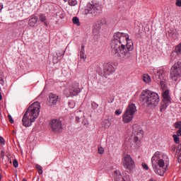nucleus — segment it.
Instances as JSON below:
<instances>
[{
  "mask_svg": "<svg viewBox=\"0 0 181 181\" xmlns=\"http://www.w3.org/2000/svg\"><path fill=\"white\" fill-rule=\"evenodd\" d=\"M165 156L163 153L156 151L151 158L153 169L155 173L159 175V176H163L167 170L168 166H169V164L165 165L164 159Z\"/></svg>",
  "mask_w": 181,
  "mask_h": 181,
  "instance_id": "7ed1b4c3",
  "label": "nucleus"
},
{
  "mask_svg": "<svg viewBox=\"0 0 181 181\" xmlns=\"http://www.w3.org/2000/svg\"><path fill=\"white\" fill-rule=\"evenodd\" d=\"M36 23H37V17L32 16L28 21V24L31 28H35Z\"/></svg>",
  "mask_w": 181,
  "mask_h": 181,
  "instance_id": "dca6fc26",
  "label": "nucleus"
},
{
  "mask_svg": "<svg viewBox=\"0 0 181 181\" xmlns=\"http://www.w3.org/2000/svg\"><path fill=\"white\" fill-rule=\"evenodd\" d=\"M101 11V6L98 5H93L91 3H88L85 8L86 15L91 13L92 15H97Z\"/></svg>",
  "mask_w": 181,
  "mask_h": 181,
  "instance_id": "9d476101",
  "label": "nucleus"
},
{
  "mask_svg": "<svg viewBox=\"0 0 181 181\" xmlns=\"http://www.w3.org/2000/svg\"><path fill=\"white\" fill-rule=\"evenodd\" d=\"M175 5H176V6H179L180 8L181 7V0H176Z\"/></svg>",
  "mask_w": 181,
  "mask_h": 181,
  "instance_id": "c9c22d12",
  "label": "nucleus"
},
{
  "mask_svg": "<svg viewBox=\"0 0 181 181\" xmlns=\"http://www.w3.org/2000/svg\"><path fill=\"white\" fill-rule=\"evenodd\" d=\"M122 163L124 169H127L128 172H131L135 168V162L129 154H127L123 157Z\"/></svg>",
  "mask_w": 181,
  "mask_h": 181,
  "instance_id": "6e6552de",
  "label": "nucleus"
},
{
  "mask_svg": "<svg viewBox=\"0 0 181 181\" xmlns=\"http://www.w3.org/2000/svg\"><path fill=\"white\" fill-rule=\"evenodd\" d=\"M153 73L154 74V76L156 77H158L159 80H161L160 76L164 74V73H166V70L164 68H154L153 69Z\"/></svg>",
  "mask_w": 181,
  "mask_h": 181,
  "instance_id": "f8f14e48",
  "label": "nucleus"
},
{
  "mask_svg": "<svg viewBox=\"0 0 181 181\" xmlns=\"http://www.w3.org/2000/svg\"><path fill=\"white\" fill-rule=\"evenodd\" d=\"M163 101H166V103H170V96L169 95V90H165L163 93Z\"/></svg>",
  "mask_w": 181,
  "mask_h": 181,
  "instance_id": "a211bd4d",
  "label": "nucleus"
},
{
  "mask_svg": "<svg viewBox=\"0 0 181 181\" xmlns=\"http://www.w3.org/2000/svg\"><path fill=\"white\" fill-rule=\"evenodd\" d=\"M115 115H121V114H122V111H121V110L118 109L115 111Z\"/></svg>",
  "mask_w": 181,
  "mask_h": 181,
  "instance_id": "72a5a7b5",
  "label": "nucleus"
},
{
  "mask_svg": "<svg viewBox=\"0 0 181 181\" xmlns=\"http://www.w3.org/2000/svg\"><path fill=\"white\" fill-rule=\"evenodd\" d=\"M114 173H116V175H118V173H119V171L115 170V171L114 172Z\"/></svg>",
  "mask_w": 181,
  "mask_h": 181,
  "instance_id": "c03bdc74",
  "label": "nucleus"
},
{
  "mask_svg": "<svg viewBox=\"0 0 181 181\" xmlns=\"http://www.w3.org/2000/svg\"><path fill=\"white\" fill-rule=\"evenodd\" d=\"M84 45H82L81 46V52H86L85 50H84Z\"/></svg>",
  "mask_w": 181,
  "mask_h": 181,
  "instance_id": "37998d69",
  "label": "nucleus"
},
{
  "mask_svg": "<svg viewBox=\"0 0 181 181\" xmlns=\"http://www.w3.org/2000/svg\"><path fill=\"white\" fill-rule=\"evenodd\" d=\"M1 179H2V176H1V174H0V180H1Z\"/></svg>",
  "mask_w": 181,
  "mask_h": 181,
  "instance_id": "de8ad7c7",
  "label": "nucleus"
},
{
  "mask_svg": "<svg viewBox=\"0 0 181 181\" xmlns=\"http://www.w3.org/2000/svg\"><path fill=\"white\" fill-rule=\"evenodd\" d=\"M100 30H101V24L95 23L93 25V35H98Z\"/></svg>",
  "mask_w": 181,
  "mask_h": 181,
  "instance_id": "2eb2a0df",
  "label": "nucleus"
},
{
  "mask_svg": "<svg viewBox=\"0 0 181 181\" xmlns=\"http://www.w3.org/2000/svg\"><path fill=\"white\" fill-rule=\"evenodd\" d=\"M40 114V103L39 102H34L26 110L22 119L23 127L28 128L31 127L32 123L36 121L37 117Z\"/></svg>",
  "mask_w": 181,
  "mask_h": 181,
  "instance_id": "f03ea898",
  "label": "nucleus"
},
{
  "mask_svg": "<svg viewBox=\"0 0 181 181\" xmlns=\"http://www.w3.org/2000/svg\"><path fill=\"white\" fill-rule=\"evenodd\" d=\"M0 84L1 86H4L5 84V79H4V76H2V74H0Z\"/></svg>",
  "mask_w": 181,
  "mask_h": 181,
  "instance_id": "c756f323",
  "label": "nucleus"
},
{
  "mask_svg": "<svg viewBox=\"0 0 181 181\" xmlns=\"http://www.w3.org/2000/svg\"><path fill=\"white\" fill-rule=\"evenodd\" d=\"M1 159H4L5 158V151H1Z\"/></svg>",
  "mask_w": 181,
  "mask_h": 181,
  "instance_id": "4c0bfd02",
  "label": "nucleus"
},
{
  "mask_svg": "<svg viewBox=\"0 0 181 181\" xmlns=\"http://www.w3.org/2000/svg\"><path fill=\"white\" fill-rule=\"evenodd\" d=\"M2 9V6L1 4H0V11Z\"/></svg>",
  "mask_w": 181,
  "mask_h": 181,
  "instance_id": "49530a36",
  "label": "nucleus"
},
{
  "mask_svg": "<svg viewBox=\"0 0 181 181\" xmlns=\"http://www.w3.org/2000/svg\"><path fill=\"white\" fill-rule=\"evenodd\" d=\"M177 136H181V129H178V131L177 132Z\"/></svg>",
  "mask_w": 181,
  "mask_h": 181,
  "instance_id": "58836bf2",
  "label": "nucleus"
},
{
  "mask_svg": "<svg viewBox=\"0 0 181 181\" xmlns=\"http://www.w3.org/2000/svg\"><path fill=\"white\" fill-rule=\"evenodd\" d=\"M97 23H100V26H104V25H107V19L102 18L100 21Z\"/></svg>",
  "mask_w": 181,
  "mask_h": 181,
  "instance_id": "c85d7f7f",
  "label": "nucleus"
},
{
  "mask_svg": "<svg viewBox=\"0 0 181 181\" xmlns=\"http://www.w3.org/2000/svg\"><path fill=\"white\" fill-rule=\"evenodd\" d=\"M140 101L148 107H156L159 104V95L149 90H144L140 95Z\"/></svg>",
  "mask_w": 181,
  "mask_h": 181,
  "instance_id": "20e7f679",
  "label": "nucleus"
},
{
  "mask_svg": "<svg viewBox=\"0 0 181 181\" xmlns=\"http://www.w3.org/2000/svg\"><path fill=\"white\" fill-rule=\"evenodd\" d=\"M98 153H100V155H103V153H104V148L100 147L98 148Z\"/></svg>",
  "mask_w": 181,
  "mask_h": 181,
  "instance_id": "473e14b6",
  "label": "nucleus"
},
{
  "mask_svg": "<svg viewBox=\"0 0 181 181\" xmlns=\"http://www.w3.org/2000/svg\"><path fill=\"white\" fill-rule=\"evenodd\" d=\"M8 118L9 122H11V124H13V118H12V116L11 115H8Z\"/></svg>",
  "mask_w": 181,
  "mask_h": 181,
  "instance_id": "f704fd0d",
  "label": "nucleus"
},
{
  "mask_svg": "<svg viewBox=\"0 0 181 181\" xmlns=\"http://www.w3.org/2000/svg\"><path fill=\"white\" fill-rule=\"evenodd\" d=\"M55 18L57 21L64 19V18H66V13L63 11H58L55 14Z\"/></svg>",
  "mask_w": 181,
  "mask_h": 181,
  "instance_id": "f3484780",
  "label": "nucleus"
},
{
  "mask_svg": "<svg viewBox=\"0 0 181 181\" xmlns=\"http://www.w3.org/2000/svg\"><path fill=\"white\" fill-rule=\"evenodd\" d=\"M0 143L2 144V145H5V139L2 136H0Z\"/></svg>",
  "mask_w": 181,
  "mask_h": 181,
  "instance_id": "e433bc0d",
  "label": "nucleus"
},
{
  "mask_svg": "<svg viewBox=\"0 0 181 181\" xmlns=\"http://www.w3.org/2000/svg\"><path fill=\"white\" fill-rule=\"evenodd\" d=\"M49 128L52 132L59 134L63 129V124L62 121L59 119H54L49 121Z\"/></svg>",
  "mask_w": 181,
  "mask_h": 181,
  "instance_id": "1a4fd4ad",
  "label": "nucleus"
},
{
  "mask_svg": "<svg viewBox=\"0 0 181 181\" xmlns=\"http://www.w3.org/2000/svg\"><path fill=\"white\" fill-rule=\"evenodd\" d=\"M35 168H36V169H37V170H42V166H40V165H39L37 164L36 165Z\"/></svg>",
  "mask_w": 181,
  "mask_h": 181,
  "instance_id": "ea45409f",
  "label": "nucleus"
},
{
  "mask_svg": "<svg viewBox=\"0 0 181 181\" xmlns=\"http://www.w3.org/2000/svg\"><path fill=\"white\" fill-rule=\"evenodd\" d=\"M113 101H114V99H112V101H111L110 103H113Z\"/></svg>",
  "mask_w": 181,
  "mask_h": 181,
  "instance_id": "09e8293b",
  "label": "nucleus"
},
{
  "mask_svg": "<svg viewBox=\"0 0 181 181\" xmlns=\"http://www.w3.org/2000/svg\"><path fill=\"white\" fill-rule=\"evenodd\" d=\"M57 101H59V95L54 94L53 93H50L49 94V103L52 105H56L57 104Z\"/></svg>",
  "mask_w": 181,
  "mask_h": 181,
  "instance_id": "ddd939ff",
  "label": "nucleus"
},
{
  "mask_svg": "<svg viewBox=\"0 0 181 181\" xmlns=\"http://www.w3.org/2000/svg\"><path fill=\"white\" fill-rule=\"evenodd\" d=\"M72 22L74 25H76L77 26H80V19L78 18V17H74L72 18Z\"/></svg>",
  "mask_w": 181,
  "mask_h": 181,
  "instance_id": "b1692460",
  "label": "nucleus"
},
{
  "mask_svg": "<svg viewBox=\"0 0 181 181\" xmlns=\"http://www.w3.org/2000/svg\"><path fill=\"white\" fill-rule=\"evenodd\" d=\"M142 80L143 81H144V83H146V84H149V83L152 81V79H151V76H149V75L146 74H144L143 75Z\"/></svg>",
  "mask_w": 181,
  "mask_h": 181,
  "instance_id": "6ab92c4d",
  "label": "nucleus"
},
{
  "mask_svg": "<svg viewBox=\"0 0 181 181\" xmlns=\"http://www.w3.org/2000/svg\"><path fill=\"white\" fill-rule=\"evenodd\" d=\"M104 73L107 76H110V74H112L114 73V66L111 64H107L104 68Z\"/></svg>",
  "mask_w": 181,
  "mask_h": 181,
  "instance_id": "4468645a",
  "label": "nucleus"
},
{
  "mask_svg": "<svg viewBox=\"0 0 181 181\" xmlns=\"http://www.w3.org/2000/svg\"><path fill=\"white\" fill-rule=\"evenodd\" d=\"M133 135H134L133 141L136 145V148H139V146H141V141H139V138H142L144 136V131L139 129H138V130L136 131L134 129Z\"/></svg>",
  "mask_w": 181,
  "mask_h": 181,
  "instance_id": "9b49d317",
  "label": "nucleus"
},
{
  "mask_svg": "<svg viewBox=\"0 0 181 181\" xmlns=\"http://www.w3.org/2000/svg\"><path fill=\"white\" fill-rule=\"evenodd\" d=\"M142 167L144 168V169H145V170H148L149 169V167L148 166V165L145 163H142Z\"/></svg>",
  "mask_w": 181,
  "mask_h": 181,
  "instance_id": "2f4dec72",
  "label": "nucleus"
},
{
  "mask_svg": "<svg viewBox=\"0 0 181 181\" xmlns=\"http://www.w3.org/2000/svg\"><path fill=\"white\" fill-rule=\"evenodd\" d=\"M1 100H2V93H1V92H0V101H1Z\"/></svg>",
  "mask_w": 181,
  "mask_h": 181,
  "instance_id": "a18cd8bd",
  "label": "nucleus"
},
{
  "mask_svg": "<svg viewBox=\"0 0 181 181\" xmlns=\"http://www.w3.org/2000/svg\"><path fill=\"white\" fill-rule=\"evenodd\" d=\"M160 86H161L162 88H163V87H165V83H164V82H163V81H160Z\"/></svg>",
  "mask_w": 181,
  "mask_h": 181,
  "instance_id": "a19ab883",
  "label": "nucleus"
},
{
  "mask_svg": "<svg viewBox=\"0 0 181 181\" xmlns=\"http://www.w3.org/2000/svg\"><path fill=\"white\" fill-rule=\"evenodd\" d=\"M38 173L39 175H42L43 174V170L41 168V170H38Z\"/></svg>",
  "mask_w": 181,
  "mask_h": 181,
  "instance_id": "79ce46f5",
  "label": "nucleus"
},
{
  "mask_svg": "<svg viewBox=\"0 0 181 181\" xmlns=\"http://www.w3.org/2000/svg\"><path fill=\"white\" fill-rule=\"evenodd\" d=\"M135 112H136V106H135V104H129L122 115V122L124 124H129V122H131V121L134 119Z\"/></svg>",
  "mask_w": 181,
  "mask_h": 181,
  "instance_id": "39448f33",
  "label": "nucleus"
},
{
  "mask_svg": "<svg viewBox=\"0 0 181 181\" xmlns=\"http://www.w3.org/2000/svg\"><path fill=\"white\" fill-rule=\"evenodd\" d=\"M174 127L175 128V129H181V121L176 122L174 124Z\"/></svg>",
  "mask_w": 181,
  "mask_h": 181,
  "instance_id": "cd10ccee",
  "label": "nucleus"
},
{
  "mask_svg": "<svg viewBox=\"0 0 181 181\" xmlns=\"http://www.w3.org/2000/svg\"><path fill=\"white\" fill-rule=\"evenodd\" d=\"M79 56L81 60H86V59H87V55H86V51H81L79 53Z\"/></svg>",
  "mask_w": 181,
  "mask_h": 181,
  "instance_id": "5701e85b",
  "label": "nucleus"
},
{
  "mask_svg": "<svg viewBox=\"0 0 181 181\" xmlns=\"http://www.w3.org/2000/svg\"><path fill=\"white\" fill-rule=\"evenodd\" d=\"M80 93H81V89L77 82L72 83L64 90V94L67 98L78 95Z\"/></svg>",
  "mask_w": 181,
  "mask_h": 181,
  "instance_id": "423d86ee",
  "label": "nucleus"
},
{
  "mask_svg": "<svg viewBox=\"0 0 181 181\" xmlns=\"http://www.w3.org/2000/svg\"><path fill=\"white\" fill-rule=\"evenodd\" d=\"M64 2H68L70 6H76L77 5V0H64Z\"/></svg>",
  "mask_w": 181,
  "mask_h": 181,
  "instance_id": "4be33fe9",
  "label": "nucleus"
},
{
  "mask_svg": "<svg viewBox=\"0 0 181 181\" xmlns=\"http://www.w3.org/2000/svg\"><path fill=\"white\" fill-rule=\"evenodd\" d=\"M39 19L41 22H43L45 26H47V21L46 19V16L45 14H40Z\"/></svg>",
  "mask_w": 181,
  "mask_h": 181,
  "instance_id": "412c9836",
  "label": "nucleus"
},
{
  "mask_svg": "<svg viewBox=\"0 0 181 181\" xmlns=\"http://www.w3.org/2000/svg\"><path fill=\"white\" fill-rule=\"evenodd\" d=\"M169 104H170V102H166L163 100L160 108V112H162V111H165V110L168 108V106L169 105Z\"/></svg>",
  "mask_w": 181,
  "mask_h": 181,
  "instance_id": "aec40b11",
  "label": "nucleus"
},
{
  "mask_svg": "<svg viewBox=\"0 0 181 181\" xmlns=\"http://www.w3.org/2000/svg\"><path fill=\"white\" fill-rule=\"evenodd\" d=\"M175 52L177 54H181V42L175 47Z\"/></svg>",
  "mask_w": 181,
  "mask_h": 181,
  "instance_id": "393cba45",
  "label": "nucleus"
},
{
  "mask_svg": "<svg viewBox=\"0 0 181 181\" xmlns=\"http://www.w3.org/2000/svg\"><path fill=\"white\" fill-rule=\"evenodd\" d=\"M13 165L14 168H18V166H19V163H18V160H13Z\"/></svg>",
  "mask_w": 181,
  "mask_h": 181,
  "instance_id": "7c9ffc66",
  "label": "nucleus"
},
{
  "mask_svg": "<svg viewBox=\"0 0 181 181\" xmlns=\"http://www.w3.org/2000/svg\"><path fill=\"white\" fill-rule=\"evenodd\" d=\"M173 138L175 144H180V139H179V136L177 134H173Z\"/></svg>",
  "mask_w": 181,
  "mask_h": 181,
  "instance_id": "bb28decb",
  "label": "nucleus"
},
{
  "mask_svg": "<svg viewBox=\"0 0 181 181\" xmlns=\"http://www.w3.org/2000/svg\"><path fill=\"white\" fill-rule=\"evenodd\" d=\"M134 50V42L129 39V35L124 33H115L111 42V54L121 62L128 60Z\"/></svg>",
  "mask_w": 181,
  "mask_h": 181,
  "instance_id": "f257e3e1",
  "label": "nucleus"
},
{
  "mask_svg": "<svg viewBox=\"0 0 181 181\" xmlns=\"http://www.w3.org/2000/svg\"><path fill=\"white\" fill-rule=\"evenodd\" d=\"M103 127L105 129L108 128L109 127H111V122H110V120H105L103 122Z\"/></svg>",
  "mask_w": 181,
  "mask_h": 181,
  "instance_id": "a878e982",
  "label": "nucleus"
},
{
  "mask_svg": "<svg viewBox=\"0 0 181 181\" xmlns=\"http://www.w3.org/2000/svg\"><path fill=\"white\" fill-rule=\"evenodd\" d=\"M170 78L173 81H177L181 78V62L174 64L170 70Z\"/></svg>",
  "mask_w": 181,
  "mask_h": 181,
  "instance_id": "0eeeda50",
  "label": "nucleus"
},
{
  "mask_svg": "<svg viewBox=\"0 0 181 181\" xmlns=\"http://www.w3.org/2000/svg\"><path fill=\"white\" fill-rule=\"evenodd\" d=\"M76 119L78 120V117H76Z\"/></svg>",
  "mask_w": 181,
  "mask_h": 181,
  "instance_id": "8fccbe9b",
  "label": "nucleus"
}]
</instances>
